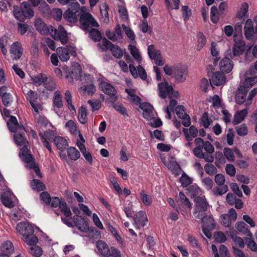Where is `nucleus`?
<instances>
[{
  "mask_svg": "<svg viewBox=\"0 0 257 257\" xmlns=\"http://www.w3.org/2000/svg\"><path fill=\"white\" fill-rule=\"evenodd\" d=\"M35 27L41 34H50L55 40L60 41L62 45H64L68 42V33L62 25H59L58 29L52 26L48 27L41 19L39 18L35 20Z\"/></svg>",
  "mask_w": 257,
  "mask_h": 257,
  "instance_id": "nucleus-1",
  "label": "nucleus"
},
{
  "mask_svg": "<svg viewBox=\"0 0 257 257\" xmlns=\"http://www.w3.org/2000/svg\"><path fill=\"white\" fill-rule=\"evenodd\" d=\"M26 131L25 127L22 125L20 129L15 133L14 139L15 143L19 146H23L21 149L19 156L22 159L25 155H31L29 150L27 148L29 142L26 137Z\"/></svg>",
  "mask_w": 257,
  "mask_h": 257,
  "instance_id": "nucleus-2",
  "label": "nucleus"
},
{
  "mask_svg": "<svg viewBox=\"0 0 257 257\" xmlns=\"http://www.w3.org/2000/svg\"><path fill=\"white\" fill-rule=\"evenodd\" d=\"M96 245L100 253L104 257H121L119 250L114 247H109L108 245L102 240L97 241Z\"/></svg>",
  "mask_w": 257,
  "mask_h": 257,
  "instance_id": "nucleus-3",
  "label": "nucleus"
},
{
  "mask_svg": "<svg viewBox=\"0 0 257 257\" xmlns=\"http://www.w3.org/2000/svg\"><path fill=\"white\" fill-rule=\"evenodd\" d=\"M205 142L200 138H196L194 143L197 147L193 150V153L198 158L203 159L206 162L208 163H212L214 160L213 156L212 155H207L205 154L202 151Z\"/></svg>",
  "mask_w": 257,
  "mask_h": 257,
  "instance_id": "nucleus-4",
  "label": "nucleus"
},
{
  "mask_svg": "<svg viewBox=\"0 0 257 257\" xmlns=\"http://www.w3.org/2000/svg\"><path fill=\"white\" fill-rule=\"evenodd\" d=\"M97 46L103 52L107 49L110 50L112 55L115 58H120L122 56V52L120 48L118 46L113 45L105 38H103L101 44L98 43Z\"/></svg>",
  "mask_w": 257,
  "mask_h": 257,
  "instance_id": "nucleus-5",
  "label": "nucleus"
},
{
  "mask_svg": "<svg viewBox=\"0 0 257 257\" xmlns=\"http://www.w3.org/2000/svg\"><path fill=\"white\" fill-rule=\"evenodd\" d=\"M99 87L101 90L105 94L109 96V100L112 103H114L118 99L116 95L117 91L115 88L109 83L100 80L99 79Z\"/></svg>",
  "mask_w": 257,
  "mask_h": 257,
  "instance_id": "nucleus-6",
  "label": "nucleus"
},
{
  "mask_svg": "<svg viewBox=\"0 0 257 257\" xmlns=\"http://www.w3.org/2000/svg\"><path fill=\"white\" fill-rule=\"evenodd\" d=\"M195 202V212L194 214H197L195 217L197 218L200 217V215L207 210L209 204L205 198L200 196L196 197L194 199Z\"/></svg>",
  "mask_w": 257,
  "mask_h": 257,
  "instance_id": "nucleus-7",
  "label": "nucleus"
},
{
  "mask_svg": "<svg viewBox=\"0 0 257 257\" xmlns=\"http://www.w3.org/2000/svg\"><path fill=\"white\" fill-rule=\"evenodd\" d=\"M230 58H232L231 51L228 50L225 52V57L221 59L219 63L221 72L228 73L232 70L233 64Z\"/></svg>",
  "mask_w": 257,
  "mask_h": 257,
  "instance_id": "nucleus-8",
  "label": "nucleus"
},
{
  "mask_svg": "<svg viewBox=\"0 0 257 257\" xmlns=\"http://www.w3.org/2000/svg\"><path fill=\"white\" fill-rule=\"evenodd\" d=\"M80 23L81 28L84 30H88L90 26L96 27L99 26L97 22L89 13H85L80 16Z\"/></svg>",
  "mask_w": 257,
  "mask_h": 257,
  "instance_id": "nucleus-9",
  "label": "nucleus"
},
{
  "mask_svg": "<svg viewBox=\"0 0 257 257\" xmlns=\"http://www.w3.org/2000/svg\"><path fill=\"white\" fill-rule=\"evenodd\" d=\"M174 77L179 82H183L185 81L188 75L187 67L182 65H177L173 67Z\"/></svg>",
  "mask_w": 257,
  "mask_h": 257,
  "instance_id": "nucleus-10",
  "label": "nucleus"
},
{
  "mask_svg": "<svg viewBox=\"0 0 257 257\" xmlns=\"http://www.w3.org/2000/svg\"><path fill=\"white\" fill-rule=\"evenodd\" d=\"M16 229L23 237L27 235H33L34 232V226L28 222L19 223L17 225Z\"/></svg>",
  "mask_w": 257,
  "mask_h": 257,
  "instance_id": "nucleus-11",
  "label": "nucleus"
},
{
  "mask_svg": "<svg viewBox=\"0 0 257 257\" xmlns=\"http://www.w3.org/2000/svg\"><path fill=\"white\" fill-rule=\"evenodd\" d=\"M248 90L244 86L241 85L238 87L235 96V101L238 104H244L245 106H249L247 105V97L246 95Z\"/></svg>",
  "mask_w": 257,
  "mask_h": 257,
  "instance_id": "nucleus-12",
  "label": "nucleus"
},
{
  "mask_svg": "<svg viewBox=\"0 0 257 257\" xmlns=\"http://www.w3.org/2000/svg\"><path fill=\"white\" fill-rule=\"evenodd\" d=\"M175 111L178 117L182 120V124L185 127L189 126L191 124L190 117L185 112V107L183 105H178L176 107Z\"/></svg>",
  "mask_w": 257,
  "mask_h": 257,
  "instance_id": "nucleus-13",
  "label": "nucleus"
},
{
  "mask_svg": "<svg viewBox=\"0 0 257 257\" xmlns=\"http://www.w3.org/2000/svg\"><path fill=\"white\" fill-rule=\"evenodd\" d=\"M23 161L26 164V167L29 169H33L37 175L41 178L42 175L39 167L35 163V158L32 154L25 155V157L22 159Z\"/></svg>",
  "mask_w": 257,
  "mask_h": 257,
  "instance_id": "nucleus-14",
  "label": "nucleus"
},
{
  "mask_svg": "<svg viewBox=\"0 0 257 257\" xmlns=\"http://www.w3.org/2000/svg\"><path fill=\"white\" fill-rule=\"evenodd\" d=\"M244 36L248 40H253L255 38V30L254 29L253 22L251 19H247L245 23Z\"/></svg>",
  "mask_w": 257,
  "mask_h": 257,
  "instance_id": "nucleus-15",
  "label": "nucleus"
},
{
  "mask_svg": "<svg viewBox=\"0 0 257 257\" xmlns=\"http://www.w3.org/2000/svg\"><path fill=\"white\" fill-rule=\"evenodd\" d=\"M134 225L136 229H140L141 227L146 225L148 221L146 213L143 211H140L137 213L134 217Z\"/></svg>",
  "mask_w": 257,
  "mask_h": 257,
  "instance_id": "nucleus-16",
  "label": "nucleus"
},
{
  "mask_svg": "<svg viewBox=\"0 0 257 257\" xmlns=\"http://www.w3.org/2000/svg\"><path fill=\"white\" fill-rule=\"evenodd\" d=\"M143 110V116L148 120H152L154 118L153 106L148 102H143L139 105Z\"/></svg>",
  "mask_w": 257,
  "mask_h": 257,
  "instance_id": "nucleus-17",
  "label": "nucleus"
},
{
  "mask_svg": "<svg viewBox=\"0 0 257 257\" xmlns=\"http://www.w3.org/2000/svg\"><path fill=\"white\" fill-rule=\"evenodd\" d=\"M159 90V96L165 99L167 97V95H170V94L172 93L173 88L172 86H169L167 82H161L158 84V86ZM171 97V96H169Z\"/></svg>",
  "mask_w": 257,
  "mask_h": 257,
  "instance_id": "nucleus-18",
  "label": "nucleus"
},
{
  "mask_svg": "<svg viewBox=\"0 0 257 257\" xmlns=\"http://www.w3.org/2000/svg\"><path fill=\"white\" fill-rule=\"evenodd\" d=\"M10 52L13 60H19L23 54V48L20 43H14L11 47Z\"/></svg>",
  "mask_w": 257,
  "mask_h": 257,
  "instance_id": "nucleus-19",
  "label": "nucleus"
},
{
  "mask_svg": "<svg viewBox=\"0 0 257 257\" xmlns=\"http://www.w3.org/2000/svg\"><path fill=\"white\" fill-rule=\"evenodd\" d=\"M235 42L232 50V54L231 53L232 58L235 56H238L242 54L244 51L245 43L242 40V39H234Z\"/></svg>",
  "mask_w": 257,
  "mask_h": 257,
  "instance_id": "nucleus-20",
  "label": "nucleus"
},
{
  "mask_svg": "<svg viewBox=\"0 0 257 257\" xmlns=\"http://www.w3.org/2000/svg\"><path fill=\"white\" fill-rule=\"evenodd\" d=\"M226 81V76L223 73L216 72L213 74L210 83L212 85L220 86L223 84Z\"/></svg>",
  "mask_w": 257,
  "mask_h": 257,
  "instance_id": "nucleus-21",
  "label": "nucleus"
},
{
  "mask_svg": "<svg viewBox=\"0 0 257 257\" xmlns=\"http://www.w3.org/2000/svg\"><path fill=\"white\" fill-rule=\"evenodd\" d=\"M1 200L3 204L9 208H13L15 206V202L12 200L11 194L9 192H5L1 196Z\"/></svg>",
  "mask_w": 257,
  "mask_h": 257,
  "instance_id": "nucleus-22",
  "label": "nucleus"
},
{
  "mask_svg": "<svg viewBox=\"0 0 257 257\" xmlns=\"http://www.w3.org/2000/svg\"><path fill=\"white\" fill-rule=\"evenodd\" d=\"M32 5L28 2H23L21 4L20 7L22 9L26 18L31 19L34 16V12Z\"/></svg>",
  "mask_w": 257,
  "mask_h": 257,
  "instance_id": "nucleus-23",
  "label": "nucleus"
},
{
  "mask_svg": "<svg viewBox=\"0 0 257 257\" xmlns=\"http://www.w3.org/2000/svg\"><path fill=\"white\" fill-rule=\"evenodd\" d=\"M0 252L10 257L14 252V247L12 242L9 240L5 241L0 247Z\"/></svg>",
  "mask_w": 257,
  "mask_h": 257,
  "instance_id": "nucleus-24",
  "label": "nucleus"
},
{
  "mask_svg": "<svg viewBox=\"0 0 257 257\" xmlns=\"http://www.w3.org/2000/svg\"><path fill=\"white\" fill-rule=\"evenodd\" d=\"M54 143L57 148L60 151L65 150L68 146L67 140L60 136H56L54 139Z\"/></svg>",
  "mask_w": 257,
  "mask_h": 257,
  "instance_id": "nucleus-25",
  "label": "nucleus"
},
{
  "mask_svg": "<svg viewBox=\"0 0 257 257\" xmlns=\"http://www.w3.org/2000/svg\"><path fill=\"white\" fill-rule=\"evenodd\" d=\"M52 101L53 107L58 108L63 107L62 97L60 91L57 90L54 92Z\"/></svg>",
  "mask_w": 257,
  "mask_h": 257,
  "instance_id": "nucleus-26",
  "label": "nucleus"
},
{
  "mask_svg": "<svg viewBox=\"0 0 257 257\" xmlns=\"http://www.w3.org/2000/svg\"><path fill=\"white\" fill-rule=\"evenodd\" d=\"M235 228L238 231L246 234L247 236L250 237H252V233L248 230L247 225L244 222H237L235 224Z\"/></svg>",
  "mask_w": 257,
  "mask_h": 257,
  "instance_id": "nucleus-27",
  "label": "nucleus"
},
{
  "mask_svg": "<svg viewBox=\"0 0 257 257\" xmlns=\"http://www.w3.org/2000/svg\"><path fill=\"white\" fill-rule=\"evenodd\" d=\"M202 226L214 229L215 227V220L212 216H204L201 220Z\"/></svg>",
  "mask_w": 257,
  "mask_h": 257,
  "instance_id": "nucleus-28",
  "label": "nucleus"
},
{
  "mask_svg": "<svg viewBox=\"0 0 257 257\" xmlns=\"http://www.w3.org/2000/svg\"><path fill=\"white\" fill-rule=\"evenodd\" d=\"M247 114V110L246 108L237 111L234 115L233 123L234 124L239 123L244 120Z\"/></svg>",
  "mask_w": 257,
  "mask_h": 257,
  "instance_id": "nucleus-29",
  "label": "nucleus"
},
{
  "mask_svg": "<svg viewBox=\"0 0 257 257\" xmlns=\"http://www.w3.org/2000/svg\"><path fill=\"white\" fill-rule=\"evenodd\" d=\"M13 13L15 18L20 22H24L26 18L21 8L18 6L13 7Z\"/></svg>",
  "mask_w": 257,
  "mask_h": 257,
  "instance_id": "nucleus-30",
  "label": "nucleus"
},
{
  "mask_svg": "<svg viewBox=\"0 0 257 257\" xmlns=\"http://www.w3.org/2000/svg\"><path fill=\"white\" fill-rule=\"evenodd\" d=\"M77 16V13L71 11L70 10H66L63 14L64 18L68 22L72 23L77 22L78 20Z\"/></svg>",
  "mask_w": 257,
  "mask_h": 257,
  "instance_id": "nucleus-31",
  "label": "nucleus"
},
{
  "mask_svg": "<svg viewBox=\"0 0 257 257\" xmlns=\"http://www.w3.org/2000/svg\"><path fill=\"white\" fill-rule=\"evenodd\" d=\"M58 55L62 61L66 62L69 58V54L65 47H59L57 49Z\"/></svg>",
  "mask_w": 257,
  "mask_h": 257,
  "instance_id": "nucleus-32",
  "label": "nucleus"
},
{
  "mask_svg": "<svg viewBox=\"0 0 257 257\" xmlns=\"http://www.w3.org/2000/svg\"><path fill=\"white\" fill-rule=\"evenodd\" d=\"M68 156L70 159L76 161L80 157V154L79 151L75 147H71L67 149V150Z\"/></svg>",
  "mask_w": 257,
  "mask_h": 257,
  "instance_id": "nucleus-33",
  "label": "nucleus"
},
{
  "mask_svg": "<svg viewBox=\"0 0 257 257\" xmlns=\"http://www.w3.org/2000/svg\"><path fill=\"white\" fill-rule=\"evenodd\" d=\"M89 37L94 42H99L101 40H102L103 38H102V35L100 32L95 28L92 29L89 33Z\"/></svg>",
  "mask_w": 257,
  "mask_h": 257,
  "instance_id": "nucleus-34",
  "label": "nucleus"
},
{
  "mask_svg": "<svg viewBox=\"0 0 257 257\" xmlns=\"http://www.w3.org/2000/svg\"><path fill=\"white\" fill-rule=\"evenodd\" d=\"M180 201H178V206L180 207L181 204H184L185 206L188 208L190 210L192 208V204L189 200L188 198L185 196L183 192H179ZM181 207H180V208Z\"/></svg>",
  "mask_w": 257,
  "mask_h": 257,
  "instance_id": "nucleus-35",
  "label": "nucleus"
},
{
  "mask_svg": "<svg viewBox=\"0 0 257 257\" xmlns=\"http://www.w3.org/2000/svg\"><path fill=\"white\" fill-rule=\"evenodd\" d=\"M78 118L79 122L82 124H85L87 122V111L85 106H81L79 110Z\"/></svg>",
  "mask_w": 257,
  "mask_h": 257,
  "instance_id": "nucleus-36",
  "label": "nucleus"
},
{
  "mask_svg": "<svg viewBox=\"0 0 257 257\" xmlns=\"http://www.w3.org/2000/svg\"><path fill=\"white\" fill-rule=\"evenodd\" d=\"M31 186L32 188L37 191H40L44 190L46 187L43 183L38 179H33L31 182Z\"/></svg>",
  "mask_w": 257,
  "mask_h": 257,
  "instance_id": "nucleus-37",
  "label": "nucleus"
},
{
  "mask_svg": "<svg viewBox=\"0 0 257 257\" xmlns=\"http://www.w3.org/2000/svg\"><path fill=\"white\" fill-rule=\"evenodd\" d=\"M76 226L82 232H87L90 230L87 221L83 217L80 219L79 223H77Z\"/></svg>",
  "mask_w": 257,
  "mask_h": 257,
  "instance_id": "nucleus-38",
  "label": "nucleus"
},
{
  "mask_svg": "<svg viewBox=\"0 0 257 257\" xmlns=\"http://www.w3.org/2000/svg\"><path fill=\"white\" fill-rule=\"evenodd\" d=\"M256 83L257 76L255 75L252 77L246 78L241 85L244 86L249 90V88Z\"/></svg>",
  "mask_w": 257,
  "mask_h": 257,
  "instance_id": "nucleus-39",
  "label": "nucleus"
},
{
  "mask_svg": "<svg viewBox=\"0 0 257 257\" xmlns=\"http://www.w3.org/2000/svg\"><path fill=\"white\" fill-rule=\"evenodd\" d=\"M128 49L130 50L131 54L132 55L133 57L138 61L139 63H140L142 61V57L137 47L135 46L129 45L128 46Z\"/></svg>",
  "mask_w": 257,
  "mask_h": 257,
  "instance_id": "nucleus-40",
  "label": "nucleus"
},
{
  "mask_svg": "<svg viewBox=\"0 0 257 257\" xmlns=\"http://www.w3.org/2000/svg\"><path fill=\"white\" fill-rule=\"evenodd\" d=\"M213 190V195L215 196H221L226 193L228 191V187L226 185H218Z\"/></svg>",
  "mask_w": 257,
  "mask_h": 257,
  "instance_id": "nucleus-41",
  "label": "nucleus"
},
{
  "mask_svg": "<svg viewBox=\"0 0 257 257\" xmlns=\"http://www.w3.org/2000/svg\"><path fill=\"white\" fill-rule=\"evenodd\" d=\"M148 53L150 58L152 60L154 58L161 55V52L159 50H156L154 45H151L148 47Z\"/></svg>",
  "mask_w": 257,
  "mask_h": 257,
  "instance_id": "nucleus-42",
  "label": "nucleus"
},
{
  "mask_svg": "<svg viewBox=\"0 0 257 257\" xmlns=\"http://www.w3.org/2000/svg\"><path fill=\"white\" fill-rule=\"evenodd\" d=\"M218 14L219 13L217 7L215 6H212L210 11V19L213 23L216 24L218 22L219 20Z\"/></svg>",
  "mask_w": 257,
  "mask_h": 257,
  "instance_id": "nucleus-43",
  "label": "nucleus"
},
{
  "mask_svg": "<svg viewBox=\"0 0 257 257\" xmlns=\"http://www.w3.org/2000/svg\"><path fill=\"white\" fill-rule=\"evenodd\" d=\"M248 5L247 3H244L241 5L240 10L236 14V18L241 19L245 16L248 12Z\"/></svg>",
  "mask_w": 257,
  "mask_h": 257,
  "instance_id": "nucleus-44",
  "label": "nucleus"
},
{
  "mask_svg": "<svg viewBox=\"0 0 257 257\" xmlns=\"http://www.w3.org/2000/svg\"><path fill=\"white\" fill-rule=\"evenodd\" d=\"M47 80V77L43 74H40L37 76L32 77L34 84L36 86H40Z\"/></svg>",
  "mask_w": 257,
  "mask_h": 257,
  "instance_id": "nucleus-45",
  "label": "nucleus"
},
{
  "mask_svg": "<svg viewBox=\"0 0 257 257\" xmlns=\"http://www.w3.org/2000/svg\"><path fill=\"white\" fill-rule=\"evenodd\" d=\"M80 89L82 90L84 93H87L89 95H92L96 91V87L93 84H90L81 86Z\"/></svg>",
  "mask_w": 257,
  "mask_h": 257,
  "instance_id": "nucleus-46",
  "label": "nucleus"
},
{
  "mask_svg": "<svg viewBox=\"0 0 257 257\" xmlns=\"http://www.w3.org/2000/svg\"><path fill=\"white\" fill-rule=\"evenodd\" d=\"M23 240L28 244L32 246L35 245L38 242V238L33 234L27 235V236L24 237Z\"/></svg>",
  "mask_w": 257,
  "mask_h": 257,
  "instance_id": "nucleus-47",
  "label": "nucleus"
},
{
  "mask_svg": "<svg viewBox=\"0 0 257 257\" xmlns=\"http://www.w3.org/2000/svg\"><path fill=\"white\" fill-rule=\"evenodd\" d=\"M61 212L67 217H70L72 215L71 211L68 207L66 202L63 201L59 207Z\"/></svg>",
  "mask_w": 257,
  "mask_h": 257,
  "instance_id": "nucleus-48",
  "label": "nucleus"
},
{
  "mask_svg": "<svg viewBox=\"0 0 257 257\" xmlns=\"http://www.w3.org/2000/svg\"><path fill=\"white\" fill-rule=\"evenodd\" d=\"M26 99L31 104L32 102L35 103L37 101L38 96V93L32 90H30L26 94Z\"/></svg>",
  "mask_w": 257,
  "mask_h": 257,
  "instance_id": "nucleus-49",
  "label": "nucleus"
},
{
  "mask_svg": "<svg viewBox=\"0 0 257 257\" xmlns=\"http://www.w3.org/2000/svg\"><path fill=\"white\" fill-rule=\"evenodd\" d=\"M65 99L68 104V108L71 111H75V108L72 104V95L69 90H66L65 93Z\"/></svg>",
  "mask_w": 257,
  "mask_h": 257,
  "instance_id": "nucleus-50",
  "label": "nucleus"
},
{
  "mask_svg": "<svg viewBox=\"0 0 257 257\" xmlns=\"http://www.w3.org/2000/svg\"><path fill=\"white\" fill-rule=\"evenodd\" d=\"M140 197L143 203L146 206H149L152 203V197L145 194L144 190H142L140 192Z\"/></svg>",
  "mask_w": 257,
  "mask_h": 257,
  "instance_id": "nucleus-51",
  "label": "nucleus"
},
{
  "mask_svg": "<svg viewBox=\"0 0 257 257\" xmlns=\"http://www.w3.org/2000/svg\"><path fill=\"white\" fill-rule=\"evenodd\" d=\"M234 39H242V23H237L234 28Z\"/></svg>",
  "mask_w": 257,
  "mask_h": 257,
  "instance_id": "nucleus-52",
  "label": "nucleus"
},
{
  "mask_svg": "<svg viewBox=\"0 0 257 257\" xmlns=\"http://www.w3.org/2000/svg\"><path fill=\"white\" fill-rule=\"evenodd\" d=\"M180 182L183 187H186L191 184L192 180L186 173H183L180 179Z\"/></svg>",
  "mask_w": 257,
  "mask_h": 257,
  "instance_id": "nucleus-53",
  "label": "nucleus"
},
{
  "mask_svg": "<svg viewBox=\"0 0 257 257\" xmlns=\"http://www.w3.org/2000/svg\"><path fill=\"white\" fill-rule=\"evenodd\" d=\"M237 134L240 136H244L248 134V128L246 124L243 123L236 127Z\"/></svg>",
  "mask_w": 257,
  "mask_h": 257,
  "instance_id": "nucleus-54",
  "label": "nucleus"
},
{
  "mask_svg": "<svg viewBox=\"0 0 257 257\" xmlns=\"http://www.w3.org/2000/svg\"><path fill=\"white\" fill-rule=\"evenodd\" d=\"M204 170L206 173L209 175H214L217 172L216 168L212 164H206L204 166Z\"/></svg>",
  "mask_w": 257,
  "mask_h": 257,
  "instance_id": "nucleus-55",
  "label": "nucleus"
},
{
  "mask_svg": "<svg viewBox=\"0 0 257 257\" xmlns=\"http://www.w3.org/2000/svg\"><path fill=\"white\" fill-rule=\"evenodd\" d=\"M42 249L39 247L38 246H36V245L33 246H31L29 249V252L36 257H39L42 254Z\"/></svg>",
  "mask_w": 257,
  "mask_h": 257,
  "instance_id": "nucleus-56",
  "label": "nucleus"
},
{
  "mask_svg": "<svg viewBox=\"0 0 257 257\" xmlns=\"http://www.w3.org/2000/svg\"><path fill=\"white\" fill-rule=\"evenodd\" d=\"M65 126L68 128L70 131V132L74 135H76L78 132L76 124L73 120H69L68 121L66 124Z\"/></svg>",
  "mask_w": 257,
  "mask_h": 257,
  "instance_id": "nucleus-57",
  "label": "nucleus"
},
{
  "mask_svg": "<svg viewBox=\"0 0 257 257\" xmlns=\"http://www.w3.org/2000/svg\"><path fill=\"white\" fill-rule=\"evenodd\" d=\"M223 153L225 157L229 161L233 162L234 161V153L230 148H224Z\"/></svg>",
  "mask_w": 257,
  "mask_h": 257,
  "instance_id": "nucleus-58",
  "label": "nucleus"
},
{
  "mask_svg": "<svg viewBox=\"0 0 257 257\" xmlns=\"http://www.w3.org/2000/svg\"><path fill=\"white\" fill-rule=\"evenodd\" d=\"M201 122L202 123L203 126L207 128L210 125L211 120H210L208 116V113L206 112L203 113L202 116L201 118Z\"/></svg>",
  "mask_w": 257,
  "mask_h": 257,
  "instance_id": "nucleus-59",
  "label": "nucleus"
},
{
  "mask_svg": "<svg viewBox=\"0 0 257 257\" xmlns=\"http://www.w3.org/2000/svg\"><path fill=\"white\" fill-rule=\"evenodd\" d=\"M181 11L184 21H186L188 20L191 15V10L187 6H183L182 7Z\"/></svg>",
  "mask_w": 257,
  "mask_h": 257,
  "instance_id": "nucleus-60",
  "label": "nucleus"
},
{
  "mask_svg": "<svg viewBox=\"0 0 257 257\" xmlns=\"http://www.w3.org/2000/svg\"><path fill=\"white\" fill-rule=\"evenodd\" d=\"M214 237L216 242L218 243H222L226 241V237L225 235L221 231L216 232Z\"/></svg>",
  "mask_w": 257,
  "mask_h": 257,
  "instance_id": "nucleus-61",
  "label": "nucleus"
},
{
  "mask_svg": "<svg viewBox=\"0 0 257 257\" xmlns=\"http://www.w3.org/2000/svg\"><path fill=\"white\" fill-rule=\"evenodd\" d=\"M246 243L247 247L252 251H257V244L250 237L246 239Z\"/></svg>",
  "mask_w": 257,
  "mask_h": 257,
  "instance_id": "nucleus-62",
  "label": "nucleus"
},
{
  "mask_svg": "<svg viewBox=\"0 0 257 257\" xmlns=\"http://www.w3.org/2000/svg\"><path fill=\"white\" fill-rule=\"evenodd\" d=\"M221 223L225 227H229L231 223V219L228 214H223L220 217Z\"/></svg>",
  "mask_w": 257,
  "mask_h": 257,
  "instance_id": "nucleus-63",
  "label": "nucleus"
},
{
  "mask_svg": "<svg viewBox=\"0 0 257 257\" xmlns=\"http://www.w3.org/2000/svg\"><path fill=\"white\" fill-rule=\"evenodd\" d=\"M37 122L40 127H44L48 125L49 120L45 116L39 115L37 118Z\"/></svg>",
  "mask_w": 257,
  "mask_h": 257,
  "instance_id": "nucleus-64",
  "label": "nucleus"
}]
</instances>
